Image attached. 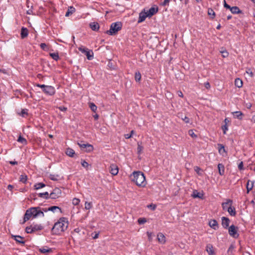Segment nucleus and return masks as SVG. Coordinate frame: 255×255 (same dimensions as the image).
I'll return each mask as SVG.
<instances>
[{
  "mask_svg": "<svg viewBox=\"0 0 255 255\" xmlns=\"http://www.w3.org/2000/svg\"><path fill=\"white\" fill-rule=\"evenodd\" d=\"M222 128L223 130L224 134L226 133V131L228 129V126L226 125H224L222 127Z\"/></svg>",
  "mask_w": 255,
  "mask_h": 255,
  "instance_id": "nucleus-58",
  "label": "nucleus"
},
{
  "mask_svg": "<svg viewBox=\"0 0 255 255\" xmlns=\"http://www.w3.org/2000/svg\"><path fill=\"white\" fill-rule=\"evenodd\" d=\"M25 231L27 233L30 234L34 232L33 227H27L25 229Z\"/></svg>",
  "mask_w": 255,
  "mask_h": 255,
  "instance_id": "nucleus-47",
  "label": "nucleus"
},
{
  "mask_svg": "<svg viewBox=\"0 0 255 255\" xmlns=\"http://www.w3.org/2000/svg\"><path fill=\"white\" fill-rule=\"evenodd\" d=\"M238 168L240 170H242L243 169V163L241 162L238 165Z\"/></svg>",
  "mask_w": 255,
  "mask_h": 255,
  "instance_id": "nucleus-64",
  "label": "nucleus"
},
{
  "mask_svg": "<svg viewBox=\"0 0 255 255\" xmlns=\"http://www.w3.org/2000/svg\"><path fill=\"white\" fill-rule=\"evenodd\" d=\"M179 117H181V118L182 119V120L186 123H189L190 122V120H189V119L186 117V116H181L180 115V114H179Z\"/></svg>",
  "mask_w": 255,
  "mask_h": 255,
  "instance_id": "nucleus-45",
  "label": "nucleus"
},
{
  "mask_svg": "<svg viewBox=\"0 0 255 255\" xmlns=\"http://www.w3.org/2000/svg\"><path fill=\"white\" fill-rule=\"evenodd\" d=\"M68 221L66 218H61L54 224L52 228L51 232L53 235H60L64 232L68 227Z\"/></svg>",
  "mask_w": 255,
  "mask_h": 255,
  "instance_id": "nucleus-1",
  "label": "nucleus"
},
{
  "mask_svg": "<svg viewBox=\"0 0 255 255\" xmlns=\"http://www.w3.org/2000/svg\"><path fill=\"white\" fill-rule=\"evenodd\" d=\"M39 251L41 253H48L49 252L51 251V249H49L48 248H47V247H43V248H40L39 249Z\"/></svg>",
  "mask_w": 255,
  "mask_h": 255,
  "instance_id": "nucleus-40",
  "label": "nucleus"
},
{
  "mask_svg": "<svg viewBox=\"0 0 255 255\" xmlns=\"http://www.w3.org/2000/svg\"><path fill=\"white\" fill-rule=\"evenodd\" d=\"M222 225L225 228H227L229 227L230 220L228 218L223 217L222 218Z\"/></svg>",
  "mask_w": 255,
  "mask_h": 255,
  "instance_id": "nucleus-19",
  "label": "nucleus"
},
{
  "mask_svg": "<svg viewBox=\"0 0 255 255\" xmlns=\"http://www.w3.org/2000/svg\"><path fill=\"white\" fill-rule=\"evenodd\" d=\"M235 85L238 88H241L243 86V81L240 78H237L235 81Z\"/></svg>",
  "mask_w": 255,
  "mask_h": 255,
  "instance_id": "nucleus-29",
  "label": "nucleus"
},
{
  "mask_svg": "<svg viewBox=\"0 0 255 255\" xmlns=\"http://www.w3.org/2000/svg\"><path fill=\"white\" fill-rule=\"evenodd\" d=\"M45 186V185L43 183H37L34 185V188L36 190L41 189Z\"/></svg>",
  "mask_w": 255,
  "mask_h": 255,
  "instance_id": "nucleus-35",
  "label": "nucleus"
},
{
  "mask_svg": "<svg viewBox=\"0 0 255 255\" xmlns=\"http://www.w3.org/2000/svg\"><path fill=\"white\" fill-rule=\"evenodd\" d=\"M81 164L85 168H87L89 166L88 163L85 160L82 162Z\"/></svg>",
  "mask_w": 255,
  "mask_h": 255,
  "instance_id": "nucleus-59",
  "label": "nucleus"
},
{
  "mask_svg": "<svg viewBox=\"0 0 255 255\" xmlns=\"http://www.w3.org/2000/svg\"><path fill=\"white\" fill-rule=\"evenodd\" d=\"M208 13L209 15L212 16V18H213L215 15V12L212 9H209L208 11Z\"/></svg>",
  "mask_w": 255,
  "mask_h": 255,
  "instance_id": "nucleus-50",
  "label": "nucleus"
},
{
  "mask_svg": "<svg viewBox=\"0 0 255 255\" xmlns=\"http://www.w3.org/2000/svg\"><path fill=\"white\" fill-rule=\"evenodd\" d=\"M147 207L148 208H150L152 211H154L155 210L156 208V206L155 204H151L147 206Z\"/></svg>",
  "mask_w": 255,
  "mask_h": 255,
  "instance_id": "nucleus-55",
  "label": "nucleus"
},
{
  "mask_svg": "<svg viewBox=\"0 0 255 255\" xmlns=\"http://www.w3.org/2000/svg\"><path fill=\"white\" fill-rule=\"evenodd\" d=\"M80 202V199L77 198H74L72 200V204L75 206L78 205L79 204Z\"/></svg>",
  "mask_w": 255,
  "mask_h": 255,
  "instance_id": "nucleus-46",
  "label": "nucleus"
},
{
  "mask_svg": "<svg viewBox=\"0 0 255 255\" xmlns=\"http://www.w3.org/2000/svg\"><path fill=\"white\" fill-rule=\"evenodd\" d=\"M227 211L229 212V213L230 214V215L233 216H235L236 213L235 209L234 208H232L231 206L230 208H228V209L227 210Z\"/></svg>",
  "mask_w": 255,
  "mask_h": 255,
  "instance_id": "nucleus-37",
  "label": "nucleus"
},
{
  "mask_svg": "<svg viewBox=\"0 0 255 255\" xmlns=\"http://www.w3.org/2000/svg\"><path fill=\"white\" fill-rule=\"evenodd\" d=\"M218 150L220 154L224 155L226 152L224 146L222 144H218Z\"/></svg>",
  "mask_w": 255,
  "mask_h": 255,
  "instance_id": "nucleus-31",
  "label": "nucleus"
},
{
  "mask_svg": "<svg viewBox=\"0 0 255 255\" xmlns=\"http://www.w3.org/2000/svg\"><path fill=\"white\" fill-rule=\"evenodd\" d=\"M44 212H47L48 211H51L53 213L56 212L57 211H59L60 212H61V209L58 206H53L48 208H44Z\"/></svg>",
  "mask_w": 255,
  "mask_h": 255,
  "instance_id": "nucleus-10",
  "label": "nucleus"
},
{
  "mask_svg": "<svg viewBox=\"0 0 255 255\" xmlns=\"http://www.w3.org/2000/svg\"><path fill=\"white\" fill-rule=\"evenodd\" d=\"M235 249V245L233 244H231L227 251V254H228V255H232L233 254Z\"/></svg>",
  "mask_w": 255,
  "mask_h": 255,
  "instance_id": "nucleus-30",
  "label": "nucleus"
},
{
  "mask_svg": "<svg viewBox=\"0 0 255 255\" xmlns=\"http://www.w3.org/2000/svg\"><path fill=\"white\" fill-rule=\"evenodd\" d=\"M254 182L249 180L247 184V193H249L253 188Z\"/></svg>",
  "mask_w": 255,
  "mask_h": 255,
  "instance_id": "nucleus-25",
  "label": "nucleus"
},
{
  "mask_svg": "<svg viewBox=\"0 0 255 255\" xmlns=\"http://www.w3.org/2000/svg\"><path fill=\"white\" fill-rule=\"evenodd\" d=\"M59 109L61 111H63V112H65V111H66L67 109V108L65 107H59Z\"/></svg>",
  "mask_w": 255,
  "mask_h": 255,
  "instance_id": "nucleus-62",
  "label": "nucleus"
},
{
  "mask_svg": "<svg viewBox=\"0 0 255 255\" xmlns=\"http://www.w3.org/2000/svg\"><path fill=\"white\" fill-rule=\"evenodd\" d=\"M17 141L18 142H20V143H22L23 145H25V144H27V140H26V139L25 138H24L22 136H21V135L19 136Z\"/></svg>",
  "mask_w": 255,
  "mask_h": 255,
  "instance_id": "nucleus-32",
  "label": "nucleus"
},
{
  "mask_svg": "<svg viewBox=\"0 0 255 255\" xmlns=\"http://www.w3.org/2000/svg\"><path fill=\"white\" fill-rule=\"evenodd\" d=\"M66 153L68 156H69L70 157H72V156H73V155L75 154V151H74V150H73L71 148H68L66 150Z\"/></svg>",
  "mask_w": 255,
  "mask_h": 255,
  "instance_id": "nucleus-33",
  "label": "nucleus"
},
{
  "mask_svg": "<svg viewBox=\"0 0 255 255\" xmlns=\"http://www.w3.org/2000/svg\"><path fill=\"white\" fill-rule=\"evenodd\" d=\"M73 234H77L82 237L85 235V230L84 229L77 228L74 229Z\"/></svg>",
  "mask_w": 255,
  "mask_h": 255,
  "instance_id": "nucleus-15",
  "label": "nucleus"
},
{
  "mask_svg": "<svg viewBox=\"0 0 255 255\" xmlns=\"http://www.w3.org/2000/svg\"><path fill=\"white\" fill-rule=\"evenodd\" d=\"M218 168L219 170V173L221 175H223L224 174L225 170H224V166L222 163H219L218 165Z\"/></svg>",
  "mask_w": 255,
  "mask_h": 255,
  "instance_id": "nucleus-28",
  "label": "nucleus"
},
{
  "mask_svg": "<svg viewBox=\"0 0 255 255\" xmlns=\"http://www.w3.org/2000/svg\"><path fill=\"white\" fill-rule=\"evenodd\" d=\"M238 228L234 225H231L229 228V234L233 238H237L239 237V234L238 233Z\"/></svg>",
  "mask_w": 255,
  "mask_h": 255,
  "instance_id": "nucleus-5",
  "label": "nucleus"
},
{
  "mask_svg": "<svg viewBox=\"0 0 255 255\" xmlns=\"http://www.w3.org/2000/svg\"><path fill=\"white\" fill-rule=\"evenodd\" d=\"M224 6L225 7L228 9H230L231 8V6L226 3L225 0H224Z\"/></svg>",
  "mask_w": 255,
  "mask_h": 255,
  "instance_id": "nucleus-61",
  "label": "nucleus"
},
{
  "mask_svg": "<svg viewBox=\"0 0 255 255\" xmlns=\"http://www.w3.org/2000/svg\"><path fill=\"white\" fill-rule=\"evenodd\" d=\"M221 53H222V57L224 58L227 57L229 55V53L226 50L222 51Z\"/></svg>",
  "mask_w": 255,
  "mask_h": 255,
  "instance_id": "nucleus-54",
  "label": "nucleus"
},
{
  "mask_svg": "<svg viewBox=\"0 0 255 255\" xmlns=\"http://www.w3.org/2000/svg\"><path fill=\"white\" fill-rule=\"evenodd\" d=\"M192 197L194 198H198L202 199L203 197V194L198 192L197 190H195L193 192V193L192 194Z\"/></svg>",
  "mask_w": 255,
  "mask_h": 255,
  "instance_id": "nucleus-18",
  "label": "nucleus"
},
{
  "mask_svg": "<svg viewBox=\"0 0 255 255\" xmlns=\"http://www.w3.org/2000/svg\"><path fill=\"white\" fill-rule=\"evenodd\" d=\"M143 147L141 145V143H137V151L138 154H140L142 152Z\"/></svg>",
  "mask_w": 255,
  "mask_h": 255,
  "instance_id": "nucleus-36",
  "label": "nucleus"
},
{
  "mask_svg": "<svg viewBox=\"0 0 255 255\" xmlns=\"http://www.w3.org/2000/svg\"><path fill=\"white\" fill-rule=\"evenodd\" d=\"M43 92L49 95H53L55 94V89L54 87L51 86H47L45 89H43Z\"/></svg>",
  "mask_w": 255,
  "mask_h": 255,
  "instance_id": "nucleus-9",
  "label": "nucleus"
},
{
  "mask_svg": "<svg viewBox=\"0 0 255 255\" xmlns=\"http://www.w3.org/2000/svg\"><path fill=\"white\" fill-rule=\"evenodd\" d=\"M157 240L158 242L161 244H164L166 242V238L161 233H159L157 234Z\"/></svg>",
  "mask_w": 255,
  "mask_h": 255,
  "instance_id": "nucleus-11",
  "label": "nucleus"
},
{
  "mask_svg": "<svg viewBox=\"0 0 255 255\" xmlns=\"http://www.w3.org/2000/svg\"><path fill=\"white\" fill-rule=\"evenodd\" d=\"M85 55H86L87 59L88 60H92L94 57V53L92 50H88L87 52L86 53Z\"/></svg>",
  "mask_w": 255,
  "mask_h": 255,
  "instance_id": "nucleus-27",
  "label": "nucleus"
},
{
  "mask_svg": "<svg viewBox=\"0 0 255 255\" xmlns=\"http://www.w3.org/2000/svg\"><path fill=\"white\" fill-rule=\"evenodd\" d=\"M232 114L235 118L239 120H242L244 115L243 113L241 111L234 112Z\"/></svg>",
  "mask_w": 255,
  "mask_h": 255,
  "instance_id": "nucleus-17",
  "label": "nucleus"
},
{
  "mask_svg": "<svg viewBox=\"0 0 255 255\" xmlns=\"http://www.w3.org/2000/svg\"><path fill=\"white\" fill-rule=\"evenodd\" d=\"M148 17L147 15V12L145 11V9H144L142 11H141L139 14V18L138 20V23H140L145 20L146 17Z\"/></svg>",
  "mask_w": 255,
  "mask_h": 255,
  "instance_id": "nucleus-7",
  "label": "nucleus"
},
{
  "mask_svg": "<svg viewBox=\"0 0 255 255\" xmlns=\"http://www.w3.org/2000/svg\"><path fill=\"white\" fill-rule=\"evenodd\" d=\"M61 190L59 188H55L50 194L49 198L52 199H55L60 197L61 195Z\"/></svg>",
  "mask_w": 255,
  "mask_h": 255,
  "instance_id": "nucleus-6",
  "label": "nucleus"
},
{
  "mask_svg": "<svg viewBox=\"0 0 255 255\" xmlns=\"http://www.w3.org/2000/svg\"><path fill=\"white\" fill-rule=\"evenodd\" d=\"M50 56L55 60L57 61L59 59V56L58 52L51 53Z\"/></svg>",
  "mask_w": 255,
  "mask_h": 255,
  "instance_id": "nucleus-34",
  "label": "nucleus"
},
{
  "mask_svg": "<svg viewBox=\"0 0 255 255\" xmlns=\"http://www.w3.org/2000/svg\"><path fill=\"white\" fill-rule=\"evenodd\" d=\"M89 106H90L91 110L93 112H96V111H97V107L93 103H90L89 104Z\"/></svg>",
  "mask_w": 255,
  "mask_h": 255,
  "instance_id": "nucleus-43",
  "label": "nucleus"
},
{
  "mask_svg": "<svg viewBox=\"0 0 255 255\" xmlns=\"http://www.w3.org/2000/svg\"><path fill=\"white\" fill-rule=\"evenodd\" d=\"M232 201L230 199L227 200L226 202L222 203V208L224 210H228V208L232 206Z\"/></svg>",
  "mask_w": 255,
  "mask_h": 255,
  "instance_id": "nucleus-14",
  "label": "nucleus"
},
{
  "mask_svg": "<svg viewBox=\"0 0 255 255\" xmlns=\"http://www.w3.org/2000/svg\"><path fill=\"white\" fill-rule=\"evenodd\" d=\"M20 115L23 117H25V116H27V110H26V109L22 110L21 113H20Z\"/></svg>",
  "mask_w": 255,
  "mask_h": 255,
  "instance_id": "nucleus-52",
  "label": "nucleus"
},
{
  "mask_svg": "<svg viewBox=\"0 0 255 255\" xmlns=\"http://www.w3.org/2000/svg\"><path fill=\"white\" fill-rule=\"evenodd\" d=\"M27 179V176L25 174L21 175L19 180L20 182L25 183Z\"/></svg>",
  "mask_w": 255,
  "mask_h": 255,
  "instance_id": "nucleus-39",
  "label": "nucleus"
},
{
  "mask_svg": "<svg viewBox=\"0 0 255 255\" xmlns=\"http://www.w3.org/2000/svg\"><path fill=\"white\" fill-rule=\"evenodd\" d=\"M110 172L113 175H116L119 172L118 166L115 164H111L110 166Z\"/></svg>",
  "mask_w": 255,
  "mask_h": 255,
  "instance_id": "nucleus-8",
  "label": "nucleus"
},
{
  "mask_svg": "<svg viewBox=\"0 0 255 255\" xmlns=\"http://www.w3.org/2000/svg\"><path fill=\"white\" fill-rule=\"evenodd\" d=\"M146 222L145 218H139L138 220V222L139 224H144Z\"/></svg>",
  "mask_w": 255,
  "mask_h": 255,
  "instance_id": "nucleus-56",
  "label": "nucleus"
},
{
  "mask_svg": "<svg viewBox=\"0 0 255 255\" xmlns=\"http://www.w3.org/2000/svg\"><path fill=\"white\" fill-rule=\"evenodd\" d=\"M38 196L39 197L45 198L46 199H48V198H49V193L48 192H45L44 193H40L38 194Z\"/></svg>",
  "mask_w": 255,
  "mask_h": 255,
  "instance_id": "nucleus-38",
  "label": "nucleus"
},
{
  "mask_svg": "<svg viewBox=\"0 0 255 255\" xmlns=\"http://www.w3.org/2000/svg\"><path fill=\"white\" fill-rule=\"evenodd\" d=\"M78 50L82 53H84L85 54L89 49L83 46H81L78 47Z\"/></svg>",
  "mask_w": 255,
  "mask_h": 255,
  "instance_id": "nucleus-41",
  "label": "nucleus"
},
{
  "mask_svg": "<svg viewBox=\"0 0 255 255\" xmlns=\"http://www.w3.org/2000/svg\"><path fill=\"white\" fill-rule=\"evenodd\" d=\"M32 227H33L34 231H40L43 229V227L41 225H33Z\"/></svg>",
  "mask_w": 255,
  "mask_h": 255,
  "instance_id": "nucleus-42",
  "label": "nucleus"
},
{
  "mask_svg": "<svg viewBox=\"0 0 255 255\" xmlns=\"http://www.w3.org/2000/svg\"><path fill=\"white\" fill-rule=\"evenodd\" d=\"M40 46L41 49H42L43 50H44L45 51L48 50V47L47 45L44 43H41L40 45Z\"/></svg>",
  "mask_w": 255,
  "mask_h": 255,
  "instance_id": "nucleus-48",
  "label": "nucleus"
},
{
  "mask_svg": "<svg viewBox=\"0 0 255 255\" xmlns=\"http://www.w3.org/2000/svg\"><path fill=\"white\" fill-rule=\"evenodd\" d=\"M206 251L209 255H214L215 252L213 246L211 244H208L206 246Z\"/></svg>",
  "mask_w": 255,
  "mask_h": 255,
  "instance_id": "nucleus-16",
  "label": "nucleus"
},
{
  "mask_svg": "<svg viewBox=\"0 0 255 255\" xmlns=\"http://www.w3.org/2000/svg\"><path fill=\"white\" fill-rule=\"evenodd\" d=\"M28 34V30L26 28L22 27L21 29V37L22 38H24L27 36Z\"/></svg>",
  "mask_w": 255,
  "mask_h": 255,
  "instance_id": "nucleus-20",
  "label": "nucleus"
},
{
  "mask_svg": "<svg viewBox=\"0 0 255 255\" xmlns=\"http://www.w3.org/2000/svg\"><path fill=\"white\" fill-rule=\"evenodd\" d=\"M141 79V74L138 72H136L135 74V80L136 81H139Z\"/></svg>",
  "mask_w": 255,
  "mask_h": 255,
  "instance_id": "nucleus-49",
  "label": "nucleus"
},
{
  "mask_svg": "<svg viewBox=\"0 0 255 255\" xmlns=\"http://www.w3.org/2000/svg\"><path fill=\"white\" fill-rule=\"evenodd\" d=\"M209 224L210 227L214 229H216L218 228L217 222L215 220H211L209 222Z\"/></svg>",
  "mask_w": 255,
  "mask_h": 255,
  "instance_id": "nucleus-24",
  "label": "nucleus"
},
{
  "mask_svg": "<svg viewBox=\"0 0 255 255\" xmlns=\"http://www.w3.org/2000/svg\"><path fill=\"white\" fill-rule=\"evenodd\" d=\"M44 208L39 207H31L27 209L24 214V221L22 224L29 220L31 217L33 218L43 217L44 216Z\"/></svg>",
  "mask_w": 255,
  "mask_h": 255,
  "instance_id": "nucleus-2",
  "label": "nucleus"
},
{
  "mask_svg": "<svg viewBox=\"0 0 255 255\" xmlns=\"http://www.w3.org/2000/svg\"><path fill=\"white\" fill-rule=\"evenodd\" d=\"M246 73L250 75V77H253L254 76V73L252 70L250 68H248L246 70Z\"/></svg>",
  "mask_w": 255,
  "mask_h": 255,
  "instance_id": "nucleus-53",
  "label": "nucleus"
},
{
  "mask_svg": "<svg viewBox=\"0 0 255 255\" xmlns=\"http://www.w3.org/2000/svg\"><path fill=\"white\" fill-rule=\"evenodd\" d=\"M149 17H151L158 11V8L152 7L149 10L146 11Z\"/></svg>",
  "mask_w": 255,
  "mask_h": 255,
  "instance_id": "nucleus-12",
  "label": "nucleus"
},
{
  "mask_svg": "<svg viewBox=\"0 0 255 255\" xmlns=\"http://www.w3.org/2000/svg\"><path fill=\"white\" fill-rule=\"evenodd\" d=\"M90 26L93 30L97 31L99 29V25L97 22H92L90 24Z\"/></svg>",
  "mask_w": 255,
  "mask_h": 255,
  "instance_id": "nucleus-23",
  "label": "nucleus"
},
{
  "mask_svg": "<svg viewBox=\"0 0 255 255\" xmlns=\"http://www.w3.org/2000/svg\"><path fill=\"white\" fill-rule=\"evenodd\" d=\"M75 11V8L73 6H70L68 7L67 12H66L65 16L68 17L71 15Z\"/></svg>",
  "mask_w": 255,
  "mask_h": 255,
  "instance_id": "nucleus-22",
  "label": "nucleus"
},
{
  "mask_svg": "<svg viewBox=\"0 0 255 255\" xmlns=\"http://www.w3.org/2000/svg\"><path fill=\"white\" fill-rule=\"evenodd\" d=\"M131 181L137 186L144 187L146 185L145 177L144 174L140 171H134L130 176Z\"/></svg>",
  "mask_w": 255,
  "mask_h": 255,
  "instance_id": "nucleus-3",
  "label": "nucleus"
},
{
  "mask_svg": "<svg viewBox=\"0 0 255 255\" xmlns=\"http://www.w3.org/2000/svg\"><path fill=\"white\" fill-rule=\"evenodd\" d=\"M147 235L148 236V239L149 241H151L152 239V233L150 232H147Z\"/></svg>",
  "mask_w": 255,
  "mask_h": 255,
  "instance_id": "nucleus-60",
  "label": "nucleus"
},
{
  "mask_svg": "<svg viewBox=\"0 0 255 255\" xmlns=\"http://www.w3.org/2000/svg\"><path fill=\"white\" fill-rule=\"evenodd\" d=\"M99 235V233H97V232H95L94 233L92 234V238L94 239H96L98 238Z\"/></svg>",
  "mask_w": 255,
  "mask_h": 255,
  "instance_id": "nucleus-57",
  "label": "nucleus"
},
{
  "mask_svg": "<svg viewBox=\"0 0 255 255\" xmlns=\"http://www.w3.org/2000/svg\"><path fill=\"white\" fill-rule=\"evenodd\" d=\"M12 238L15 240V241L17 243L20 244H24V239L23 237L20 236H12Z\"/></svg>",
  "mask_w": 255,
  "mask_h": 255,
  "instance_id": "nucleus-21",
  "label": "nucleus"
},
{
  "mask_svg": "<svg viewBox=\"0 0 255 255\" xmlns=\"http://www.w3.org/2000/svg\"><path fill=\"white\" fill-rule=\"evenodd\" d=\"M92 207V203L86 202L85 203V208L86 210H90Z\"/></svg>",
  "mask_w": 255,
  "mask_h": 255,
  "instance_id": "nucleus-44",
  "label": "nucleus"
},
{
  "mask_svg": "<svg viewBox=\"0 0 255 255\" xmlns=\"http://www.w3.org/2000/svg\"><path fill=\"white\" fill-rule=\"evenodd\" d=\"M230 9L231 12L233 14L240 13L241 12V10L238 6L231 7Z\"/></svg>",
  "mask_w": 255,
  "mask_h": 255,
  "instance_id": "nucleus-26",
  "label": "nucleus"
},
{
  "mask_svg": "<svg viewBox=\"0 0 255 255\" xmlns=\"http://www.w3.org/2000/svg\"><path fill=\"white\" fill-rule=\"evenodd\" d=\"M250 121L252 123H254V124L255 123V114L252 116V118H251Z\"/></svg>",
  "mask_w": 255,
  "mask_h": 255,
  "instance_id": "nucleus-63",
  "label": "nucleus"
},
{
  "mask_svg": "<svg viewBox=\"0 0 255 255\" xmlns=\"http://www.w3.org/2000/svg\"><path fill=\"white\" fill-rule=\"evenodd\" d=\"M122 27V23L121 22H116L111 24L110 28L107 31L106 33L110 35H113L120 31Z\"/></svg>",
  "mask_w": 255,
  "mask_h": 255,
  "instance_id": "nucleus-4",
  "label": "nucleus"
},
{
  "mask_svg": "<svg viewBox=\"0 0 255 255\" xmlns=\"http://www.w3.org/2000/svg\"><path fill=\"white\" fill-rule=\"evenodd\" d=\"M78 145L81 148H89V149H87V152H91L93 150L94 147L93 145L90 144H84V143H78Z\"/></svg>",
  "mask_w": 255,
  "mask_h": 255,
  "instance_id": "nucleus-13",
  "label": "nucleus"
},
{
  "mask_svg": "<svg viewBox=\"0 0 255 255\" xmlns=\"http://www.w3.org/2000/svg\"><path fill=\"white\" fill-rule=\"evenodd\" d=\"M189 134L192 137L195 138L197 137V135L195 134L193 130L190 129L188 131Z\"/></svg>",
  "mask_w": 255,
  "mask_h": 255,
  "instance_id": "nucleus-51",
  "label": "nucleus"
}]
</instances>
